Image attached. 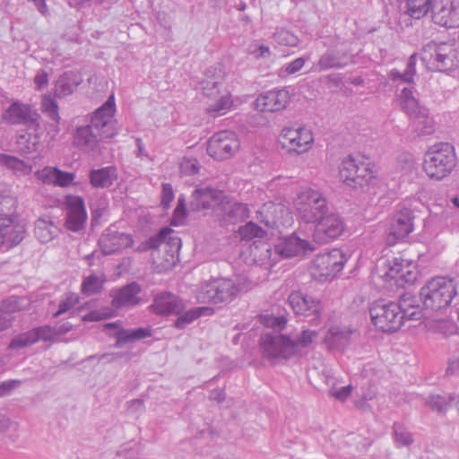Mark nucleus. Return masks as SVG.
Returning a JSON list of instances; mask_svg holds the SVG:
<instances>
[{
  "instance_id": "6",
  "label": "nucleus",
  "mask_w": 459,
  "mask_h": 459,
  "mask_svg": "<svg viewBox=\"0 0 459 459\" xmlns=\"http://www.w3.org/2000/svg\"><path fill=\"white\" fill-rule=\"evenodd\" d=\"M292 204L299 220L314 223L327 212L325 196L311 187L300 189L292 200Z\"/></svg>"
},
{
  "instance_id": "25",
  "label": "nucleus",
  "mask_w": 459,
  "mask_h": 459,
  "mask_svg": "<svg viewBox=\"0 0 459 459\" xmlns=\"http://www.w3.org/2000/svg\"><path fill=\"white\" fill-rule=\"evenodd\" d=\"M66 228L72 231L81 230L87 219L82 198L79 196H68L66 198Z\"/></svg>"
},
{
  "instance_id": "52",
  "label": "nucleus",
  "mask_w": 459,
  "mask_h": 459,
  "mask_svg": "<svg viewBox=\"0 0 459 459\" xmlns=\"http://www.w3.org/2000/svg\"><path fill=\"white\" fill-rule=\"evenodd\" d=\"M37 342L34 335L31 334V331L22 333L13 339L10 343V348L19 349L23 348Z\"/></svg>"
},
{
  "instance_id": "4",
  "label": "nucleus",
  "mask_w": 459,
  "mask_h": 459,
  "mask_svg": "<svg viewBox=\"0 0 459 459\" xmlns=\"http://www.w3.org/2000/svg\"><path fill=\"white\" fill-rule=\"evenodd\" d=\"M456 163L455 147L448 143H439L425 153L422 169L429 179L439 181L452 173Z\"/></svg>"
},
{
  "instance_id": "59",
  "label": "nucleus",
  "mask_w": 459,
  "mask_h": 459,
  "mask_svg": "<svg viewBox=\"0 0 459 459\" xmlns=\"http://www.w3.org/2000/svg\"><path fill=\"white\" fill-rule=\"evenodd\" d=\"M352 392V386L351 385L347 386H343L341 389L335 390L332 389L330 394L340 401L346 400Z\"/></svg>"
},
{
  "instance_id": "60",
  "label": "nucleus",
  "mask_w": 459,
  "mask_h": 459,
  "mask_svg": "<svg viewBox=\"0 0 459 459\" xmlns=\"http://www.w3.org/2000/svg\"><path fill=\"white\" fill-rule=\"evenodd\" d=\"M305 65V60L302 57H299L287 65L286 73L289 74H293L298 73Z\"/></svg>"
},
{
  "instance_id": "18",
  "label": "nucleus",
  "mask_w": 459,
  "mask_h": 459,
  "mask_svg": "<svg viewBox=\"0 0 459 459\" xmlns=\"http://www.w3.org/2000/svg\"><path fill=\"white\" fill-rule=\"evenodd\" d=\"M313 239L317 243H326L339 238L345 230L342 218L335 213L323 215L316 221Z\"/></svg>"
},
{
  "instance_id": "64",
  "label": "nucleus",
  "mask_w": 459,
  "mask_h": 459,
  "mask_svg": "<svg viewBox=\"0 0 459 459\" xmlns=\"http://www.w3.org/2000/svg\"><path fill=\"white\" fill-rule=\"evenodd\" d=\"M16 382H6L0 385V396L5 394L15 385Z\"/></svg>"
},
{
  "instance_id": "45",
  "label": "nucleus",
  "mask_w": 459,
  "mask_h": 459,
  "mask_svg": "<svg viewBox=\"0 0 459 459\" xmlns=\"http://www.w3.org/2000/svg\"><path fill=\"white\" fill-rule=\"evenodd\" d=\"M149 336H151V331L144 328H138L132 331L121 330L118 333V340L124 342L143 339Z\"/></svg>"
},
{
  "instance_id": "17",
  "label": "nucleus",
  "mask_w": 459,
  "mask_h": 459,
  "mask_svg": "<svg viewBox=\"0 0 459 459\" xmlns=\"http://www.w3.org/2000/svg\"><path fill=\"white\" fill-rule=\"evenodd\" d=\"M116 103L114 95H110L107 101L98 108L91 121L93 129L99 133L100 139H108L117 134L115 126Z\"/></svg>"
},
{
  "instance_id": "8",
  "label": "nucleus",
  "mask_w": 459,
  "mask_h": 459,
  "mask_svg": "<svg viewBox=\"0 0 459 459\" xmlns=\"http://www.w3.org/2000/svg\"><path fill=\"white\" fill-rule=\"evenodd\" d=\"M278 143L287 153L300 155L312 149L314 134L304 126H284L279 134Z\"/></svg>"
},
{
  "instance_id": "36",
  "label": "nucleus",
  "mask_w": 459,
  "mask_h": 459,
  "mask_svg": "<svg viewBox=\"0 0 459 459\" xmlns=\"http://www.w3.org/2000/svg\"><path fill=\"white\" fill-rule=\"evenodd\" d=\"M351 333L352 330L350 327L334 325L328 329L325 341L333 347L347 342Z\"/></svg>"
},
{
  "instance_id": "63",
  "label": "nucleus",
  "mask_w": 459,
  "mask_h": 459,
  "mask_svg": "<svg viewBox=\"0 0 459 459\" xmlns=\"http://www.w3.org/2000/svg\"><path fill=\"white\" fill-rule=\"evenodd\" d=\"M395 438L402 445H408L411 442V435L407 432H398L395 430Z\"/></svg>"
},
{
  "instance_id": "53",
  "label": "nucleus",
  "mask_w": 459,
  "mask_h": 459,
  "mask_svg": "<svg viewBox=\"0 0 459 459\" xmlns=\"http://www.w3.org/2000/svg\"><path fill=\"white\" fill-rule=\"evenodd\" d=\"M186 218V209L185 204V198L179 197L178 205L174 211L172 217L173 225H180L184 223Z\"/></svg>"
},
{
  "instance_id": "54",
  "label": "nucleus",
  "mask_w": 459,
  "mask_h": 459,
  "mask_svg": "<svg viewBox=\"0 0 459 459\" xmlns=\"http://www.w3.org/2000/svg\"><path fill=\"white\" fill-rule=\"evenodd\" d=\"M114 315V313L109 309H104V310H95L91 311L89 314L82 316V321H100L103 319H106L108 317H110Z\"/></svg>"
},
{
  "instance_id": "43",
  "label": "nucleus",
  "mask_w": 459,
  "mask_h": 459,
  "mask_svg": "<svg viewBox=\"0 0 459 459\" xmlns=\"http://www.w3.org/2000/svg\"><path fill=\"white\" fill-rule=\"evenodd\" d=\"M274 41L285 47H297L299 39V38L284 28H278L273 34Z\"/></svg>"
},
{
  "instance_id": "56",
  "label": "nucleus",
  "mask_w": 459,
  "mask_h": 459,
  "mask_svg": "<svg viewBox=\"0 0 459 459\" xmlns=\"http://www.w3.org/2000/svg\"><path fill=\"white\" fill-rule=\"evenodd\" d=\"M249 54L255 58L265 57L270 55V48L264 44L254 43L249 47Z\"/></svg>"
},
{
  "instance_id": "35",
  "label": "nucleus",
  "mask_w": 459,
  "mask_h": 459,
  "mask_svg": "<svg viewBox=\"0 0 459 459\" xmlns=\"http://www.w3.org/2000/svg\"><path fill=\"white\" fill-rule=\"evenodd\" d=\"M82 82V75L77 72L65 73L56 83V92L59 96H65Z\"/></svg>"
},
{
  "instance_id": "28",
  "label": "nucleus",
  "mask_w": 459,
  "mask_h": 459,
  "mask_svg": "<svg viewBox=\"0 0 459 459\" xmlns=\"http://www.w3.org/2000/svg\"><path fill=\"white\" fill-rule=\"evenodd\" d=\"M220 220L231 224L238 221H244L249 216V210L247 204L235 202L227 195V202H223L221 209L216 212Z\"/></svg>"
},
{
  "instance_id": "9",
  "label": "nucleus",
  "mask_w": 459,
  "mask_h": 459,
  "mask_svg": "<svg viewBox=\"0 0 459 459\" xmlns=\"http://www.w3.org/2000/svg\"><path fill=\"white\" fill-rule=\"evenodd\" d=\"M401 108L410 118L411 126L416 132L427 134L432 130V119L428 110L422 107L413 95L411 88H404L398 97Z\"/></svg>"
},
{
  "instance_id": "29",
  "label": "nucleus",
  "mask_w": 459,
  "mask_h": 459,
  "mask_svg": "<svg viewBox=\"0 0 459 459\" xmlns=\"http://www.w3.org/2000/svg\"><path fill=\"white\" fill-rule=\"evenodd\" d=\"M35 175L41 183L60 187L69 186L75 178L74 173L65 172L54 167H45L37 171Z\"/></svg>"
},
{
  "instance_id": "19",
  "label": "nucleus",
  "mask_w": 459,
  "mask_h": 459,
  "mask_svg": "<svg viewBox=\"0 0 459 459\" xmlns=\"http://www.w3.org/2000/svg\"><path fill=\"white\" fill-rule=\"evenodd\" d=\"M295 343L288 336L265 335L261 340V349L264 357L270 359H289L295 355Z\"/></svg>"
},
{
  "instance_id": "3",
  "label": "nucleus",
  "mask_w": 459,
  "mask_h": 459,
  "mask_svg": "<svg viewBox=\"0 0 459 459\" xmlns=\"http://www.w3.org/2000/svg\"><path fill=\"white\" fill-rule=\"evenodd\" d=\"M458 283L455 278L437 276L421 288L420 296L424 307L432 311L446 309L457 295Z\"/></svg>"
},
{
  "instance_id": "12",
  "label": "nucleus",
  "mask_w": 459,
  "mask_h": 459,
  "mask_svg": "<svg viewBox=\"0 0 459 459\" xmlns=\"http://www.w3.org/2000/svg\"><path fill=\"white\" fill-rule=\"evenodd\" d=\"M376 171L368 161L357 162L353 158H345L339 168L340 179L351 187L362 186L375 178Z\"/></svg>"
},
{
  "instance_id": "37",
  "label": "nucleus",
  "mask_w": 459,
  "mask_h": 459,
  "mask_svg": "<svg viewBox=\"0 0 459 459\" xmlns=\"http://www.w3.org/2000/svg\"><path fill=\"white\" fill-rule=\"evenodd\" d=\"M431 17L435 23L446 27L448 26L449 17L453 10L450 9V4L446 2H429Z\"/></svg>"
},
{
  "instance_id": "33",
  "label": "nucleus",
  "mask_w": 459,
  "mask_h": 459,
  "mask_svg": "<svg viewBox=\"0 0 459 459\" xmlns=\"http://www.w3.org/2000/svg\"><path fill=\"white\" fill-rule=\"evenodd\" d=\"M103 140L100 139L99 133L93 129L91 125L77 128L74 136V142L77 146L90 150L94 149Z\"/></svg>"
},
{
  "instance_id": "61",
  "label": "nucleus",
  "mask_w": 459,
  "mask_h": 459,
  "mask_svg": "<svg viewBox=\"0 0 459 459\" xmlns=\"http://www.w3.org/2000/svg\"><path fill=\"white\" fill-rule=\"evenodd\" d=\"M34 82L36 84L37 89H41L44 86H47L48 83V75L45 71H39L35 78Z\"/></svg>"
},
{
  "instance_id": "42",
  "label": "nucleus",
  "mask_w": 459,
  "mask_h": 459,
  "mask_svg": "<svg viewBox=\"0 0 459 459\" xmlns=\"http://www.w3.org/2000/svg\"><path fill=\"white\" fill-rule=\"evenodd\" d=\"M0 163L21 175H28L32 169L31 166L27 165L24 161L8 155H0Z\"/></svg>"
},
{
  "instance_id": "10",
  "label": "nucleus",
  "mask_w": 459,
  "mask_h": 459,
  "mask_svg": "<svg viewBox=\"0 0 459 459\" xmlns=\"http://www.w3.org/2000/svg\"><path fill=\"white\" fill-rule=\"evenodd\" d=\"M243 290V284L231 279H215L207 282L198 293L199 302L214 304L230 301Z\"/></svg>"
},
{
  "instance_id": "49",
  "label": "nucleus",
  "mask_w": 459,
  "mask_h": 459,
  "mask_svg": "<svg viewBox=\"0 0 459 459\" xmlns=\"http://www.w3.org/2000/svg\"><path fill=\"white\" fill-rule=\"evenodd\" d=\"M41 106L43 112L48 113L53 120L58 122V107L56 100L53 98L45 95L42 98Z\"/></svg>"
},
{
  "instance_id": "11",
  "label": "nucleus",
  "mask_w": 459,
  "mask_h": 459,
  "mask_svg": "<svg viewBox=\"0 0 459 459\" xmlns=\"http://www.w3.org/2000/svg\"><path fill=\"white\" fill-rule=\"evenodd\" d=\"M415 215L412 210L402 208L396 211L389 220L385 231V241L393 247L404 242L415 230Z\"/></svg>"
},
{
  "instance_id": "47",
  "label": "nucleus",
  "mask_w": 459,
  "mask_h": 459,
  "mask_svg": "<svg viewBox=\"0 0 459 459\" xmlns=\"http://www.w3.org/2000/svg\"><path fill=\"white\" fill-rule=\"evenodd\" d=\"M260 322L268 328L283 329L287 325V319L281 316H274L273 315H263L260 316Z\"/></svg>"
},
{
  "instance_id": "16",
  "label": "nucleus",
  "mask_w": 459,
  "mask_h": 459,
  "mask_svg": "<svg viewBox=\"0 0 459 459\" xmlns=\"http://www.w3.org/2000/svg\"><path fill=\"white\" fill-rule=\"evenodd\" d=\"M257 219L269 228L279 230L289 229L294 223L290 208L280 202H266L257 211Z\"/></svg>"
},
{
  "instance_id": "30",
  "label": "nucleus",
  "mask_w": 459,
  "mask_h": 459,
  "mask_svg": "<svg viewBox=\"0 0 459 459\" xmlns=\"http://www.w3.org/2000/svg\"><path fill=\"white\" fill-rule=\"evenodd\" d=\"M141 288L136 283H131L114 291L112 295V306L116 308L136 306L140 303L139 293Z\"/></svg>"
},
{
  "instance_id": "51",
  "label": "nucleus",
  "mask_w": 459,
  "mask_h": 459,
  "mask_svg": "<svg viewBox=\"0 0 459 459\" xmlns=\"http://www.w3.org/2000/svg\"><path fill=\"white\" fill-rule=\"evenodd\" d=\"M79 303V297L75 293H70L67 294L63 299L59 305L58 310L54 314V316H58L61 314L65 313L66 311L70 310L72 307H74L75 305Z\"/></svg>"
},
{
  "instance_id": "32",
  "label": "nucleus",
  "mask_w": 459,
  "mask_h": 459,
  "mask_svg": "<svg viewBox=\"0 0 459 459\" xmlns=\"http://www.w3.org/2000/svg\"><path fill=\"white\" fill-rule=\"evenodd\" d=\"M396 306L399 307V315L403 317V324L405 321L420 319L421 308L414 297L403 295L399 299Z\"/></svg>"
},
{
  "instance_id": "13",
  "label": "nucleus",
  "mask_w": 459,
  "mask_h": 459,
  "mask_svg": "<svg viewBox=\"0 0 459 459\" xmlns=\"http://www.w3.org/2000/svg\"><path fill=\"white\" fill-rule=\"evenodd\" d=\"M371 323L377 329L384 333H394L403 325V317L399 315L396 303L384 304L375 302L369 308Z\"/></svg>"
},
{
  "instance_id": "57",
  "label": "nucleus",
  "mask_w": 459,
  "mask_h": 459,
  "mask_svg": "<svg viewBox=\"0 0 459 459\" xmlns=\"http://www.w3.org/2000/svg\"><path fill=\"white\" fill-rule=\"evenodd\" d=\"M450 4L451 12L447 28L459 27V2H446Z\"/></svg>"
},
{
  "instance_id": "55",
  "label": "nucleus",
  "mask_w": 459,
  "mask_h": 459,
  "mask_svg": "<svg viewBox=\"0 0 459 459\" xmlns=\"http://www.w3.org/2000/svg\"><path fill=\"white\" fill-rule=\"evenodd\" d=\"M31 334L34 335L36 342L49 341L52 339L54 331L50 326H41L31 330Z\"/></svg>"
},
{
  "instance_id": "38",
  "label": "nucleus",
  "mask_w": 459,
  "mask_h": 459,
  "mask_svg": "<svg viewBox=\"0 0 459 459\" xmlns=\"http://www.w3.org/2000/svg\"><path fill=\"white\" fill-rule=\"evenodd\" d=\"M212 313L213 310L207 307L192 308L183 314L180 313L178 315V317L175 321V326L177 328H184L203 315H212Z\"/></svg>"
},
{
  "instance_id": "34",
  "label": "nucleus",
  "mask_w": 459,
  "mask_h": 459,
  "mask_svg": "<svg viewBox=\"0 0 459 459\" xmlns=\"http://www.w3.org/2000/svg\"><path fill=\"white\" fill-rule=\"evenodd\" d=\"M117 178V169L113 166L93 169L90 173V182L94 187H108Z\"/></svg>"
},
{
  "instance_id": "24",
  "label": "nucleus",
  "mask_w": 459,
  "mask_h": 459,
  "mask_svg": "<svg viewBox=\"0 0 459 459\" xmlns=\"http://www.w3.org/2000/svg\"><path fill=\"white\" fill-rule=\"evenodd\" d=\"M289 303L296 314L305 316H315L319 318L323 308L319 300L300 291L292 292L289 296Z\"/></svg>"
},
{
  "instance_id": "14",
  "label": "nucleus",
  "mask_w": 459,
  "mask_h": 459,
  "mask_svg": "<svg viewBox=\"0 0 459 459\" xmlns=\"http://www.w3.org/2000/svg\"><path fill=\"white\" fill-rule=\"evenodd\" d=\"M455 53L452 44L430 42L424 47L421 60L428 69L442 71L454 65Z\"/></svg>"
},
{
  "instance_id": "46",
  "label": "nucleus",
  "mask_w": 459,
  "mask_h": 459,
  "mask_svg": "<svg viewBox=\"0 0 459 459\" xmlns=\"http://www.w3.org/2000/svg\"><path fill=\"white\" fill-rule=\"evenodd\" d=\"M429 9V2H408V14L414 19L423 17Z\"/></svg>"
},
{
  "instance_id": "20",
  "label": "nucleus",
  "mask_w": 459,
  "mask_h": 459,
  "mask_svg": "<svg viewBox=\"0 0 459 459\" xmlns=\"http://www.w3.org/2000/svg\"><path fill=\"white\" fill-rule=\"evenodd\" d=\"M223 202H227V195L223 191L211 187H200L193 192L190 207L194 211L212 209L216 214Z\"/></svg>"
},
{
  "instance_id": "15",
  "label": "nucleus",
  "mask_w": 459,
  "mask_h": 459,
  "mask_svg": "<svg viewBox=\"0 0 459 459\" xmlns=\"http://www.w3.org/2000/svg\"><path fill=\"white\" fill-rule=\"evenodd\" d=\"M239 148L240 141L234 132L221 130L210 137L206 151L212 159L224 160L234 156Z\"/></svg>"
},
{
  "instance_id": "22",
  "label": "nucleus",
  "mask_w": 459,
  "mask_h": 459,
  "mask_svg": "<svg viewBox=\"0 0 459 459\" xmlns=\"http://www.w3.org/2000/svg\"><path fill=\"white\" fill-rule=\"evenodd\" d=\"M290 93L285 89L273 90L257 96L254 101L256 111L279 112L285 109L290 102Z\"/></svg>"
},
{
  "instance_id": "39",
  "label": "nucleus",
  "mask_w": 459,
  "mask_h": 459,
  "mask_svg": "<svg viewBox=\"0 0 459 459\" xmlns=\"http://www.w3.org/2000/svg\"><path fill=\"white\" fill-rule=\"evenodd\" d=\"M56 232V227L50 221L39 219L35 225V235L42 243H48L53 239Z\"/></svg>"
},
{
  "instance_id": "7",
  "label": "nucleus",
  "mask_w": 459,
  "mask_h": 459,
  "mask_svg": "<svg viewBox=\"0 0 459 459\" xmlns=\"http://www.w3.org/2000/svg\"><path fill=\"white\" fill-rule=\"evenodd\" d=\"M347 260L344 252L338 248L317 255L309 266L310 274L320 281H331L343 269Z\"/></svg>"
},
{
  "instance_id": "2",
  "label": "nucleus",
  "mask_w": 459,
  "mask_h": 459,
  "mask_svg": "<svg viewBox=\"0 0 459 459\" xmlns=\"http://www.w3.org/2000/svg\"><path fill=\"white\" fill-rule=\"evenodd\" d=\"M377 273L385 282L403 286L413 284L420 272L416 260L399 254L380 258L377 264Z\"/></svg>"
},
{
  "instance_id": "27",
  "label": "nucleus",
  "mask_w": 459,
  "mask_h": 459,
  "mask_svg": "<svg viewBox=\"0 0 459 459\" xmlns=\"http://www.w3.org/2000/svg\"><path fill=\"white\" fill-rule=\"evenodd\" d=\"M150 308L157 315H179L184 310V304L176 295L163 292L154 298Z\"/></svg>"
},
{
  "instance_id": "1",
  "label": "nucleus",
  "mask_w": 459,
  "mask_h": 459,
  "mask_svg": "<svg viewBox=\"0 0 459 459\" xmlns=\"http://www.w3.org/2000/svg\"><path fill=\"white\" fill-rule=\"evenodd\" d=\"M227 72L217 64L205 73L203 91L206 98L204 110L212 117L224 116L236 108L232 94L224 87Z\"/></svg>"
},
{
  "instance_id": "23",
  "label": "nucleus",
  "mask_w": 459,
  "mask_h": 459,
  "mask_svg": "<svg viewBox=\"0 0 459 459\" xmlns=\"http://www.w3.org/2000/svg\"><path fill=\"white\" fill-rule=\"evenodd\" d=\"M173 232L170 228H164L160 230L158 237L155 239H150V247H156L155 242L165 243V247H169L170 250L167 254L164 262H160L158 265L160 270H167L171 268L178 262V254L181 248V239L178 237H169V236Z\"/></svg>"
},
{
  "instance_id": "50",
  "label": "nucleus",
  "mask_w": 459,
  "mask_h": 459,
  "mask_svg": "<svg viewBox=\"0 0 459 459\" xmlns=\"http://www.w3.org/2000/svg\"><path fill=\"white\" fill-rule=\"evenodd\" d=\"M317 338V333L312 330H304L299 336L296 342H294L295 345V354L298 352V349L299 347H307L315 342Z\"/></svg>"
},
{
  "instance_id": "5",
  "label": "nucleus",
  "mask_w": 459,
  "mask_h": 459,
  "mask_svg": "<svg viewBox=\"0 0 459 459\" xmlns=\"http://www.w3.org/2000/svg\"><path fill=\"white\" fill-rule=\"evenodd\" d=\"M18 201L11 195L0 196V247H12L24 238L25 225L17 214Z\"/></svg>"
},
{
  "instance_id": "21",
  "label": "nucleus",
  "mask_w": 459,
  "mask_h": 459,
  "mask_svg": "<svg viewBox=\"0 0 459 459\" xmlns=\"http://www.w3.org/2000/svg\"><path fill=\"white\" fill-rule=\"evenodd\" d=\"M274 252L281 257L290 258L302 256L315 250V247L306 239L297 234L279 237L273 246Z\"/></svg>"
},
{
  "instance_id": "44",
  "label": "nucleus",
  "mask_w": 459,
  "mask_h": 459,
  "mask_svg": "<svg viewBox=\"0 0 459 459\" xmlns=\"http://www.w3.org/2000/svg\"><path fill=\"white\" fill-rule=\"evenodd\" d=\"M103 283V278L95 275L89 276L82 285V291L86 295L95 294L101 290Z\"/></svg>"
},
{
  "instance_id": "26",
  "label": "nucleus",
  "mask_w": 459,
  "mask_h": 459,
  "mask_svg": "<svg viewBox=\"0 0 459 459\" xmlns=\"http://www.w3.org/2000/svg\"><path fill=\"white\" fill-rule=\"evenodd\" d=\"M134 239L131 235L117 231H107L99 241L100 247L104 254L119 252L132 247Z\"/></svg>"
},
{
  "instance_id": "58",
  "label": "nucleus",
  "mask_w": 459,
  "mask_h": 459,
  "mask_svg": "<svg viewBox=\"0 0 459 459\" xmlns=\"http://www.w3.org/2000/svg\"><path fill=\"white\" fill-rule=\"evenodd\" d=\"M174 199V191L169 184H162L161 204L165 209L169 207Z\"/></svg>"
},
{
  "instance_id": "48",
  "label": "nucleus",
  "mask_w": 459,
  "mask_h": 459,
  "mask_svg": "<svg viewBox=\"0 0 459 459\" xmlns=\"http://www.w3.org/2000/svg\"><path fill=\"white\" fill-rule=\"evenodd\" d=\"M179 170L185 176L197 174L199 172L198 160L195 158H183L179 163Z\"/></svg>"
},
{
  "instance_id": "40",
  "label": "nucleus",
  "mask_w": 459,
  "mask_h": 459,
  "mask_svg": "<svg viewBox=\"0 0 459 459\" xmlns=\"http://www.w3.org/2000/svg\"><path fill=\"white\" fill-rule=\"evenodd\" d=\"M241 240H251L253 238H263L266 231L253 221H249L238 228L236 232Z\"/></svg>"
},
{
  "instance_id": "31",
  "label": "nucleus",
  "mask_w": 459,
  "mask_h": 459,
  "mask_svg": "<svg viewBox=\"0 0 459 459\" xmlns=\"http://www.w3.org/2000/svg\"><path fill=\"white\" fill-rule=\"evenodd\" d=\"M31 115L32 110L30 106L13 102L6 110L4 118L12 124H20L30 121V126L36 130L39 127V124L31 119Z\"/></svg>"
},
{
  "instance_id": "62",
  "label": "nucleus",
  "mask_w": 459,
  "mask_h": 459,
  "mask_svg": "<svg viewBox=\"0 0 459 459\" xmlns=\"http://www.w3.org/2000/svg\"><path fill=\"white\" fill-rule=\"evenodd\" d=\"M99 205V208H96L95 204H93L91 207L93 220H97L101 217L102 213L105 212L108 209V203L105 200H100Z\"/></svg>"
},
{
  "instance_id": "41",
  "label": "nucleus",
  "mask_w": 459,
  "mask_h": 459,
  "mask_svg": "<svg viewBox=\"0 0 459 459\" xmlns=\"http://www.w3.org/2000/svg\"><path fill=\"white\" fill-rule=\"evenodd\" d=\"M20 309V299L18 298H12L3 303L2 309H0V332L7 329L11 325L12 320L6 315Z\"/></svg>"
}]
</instances>
